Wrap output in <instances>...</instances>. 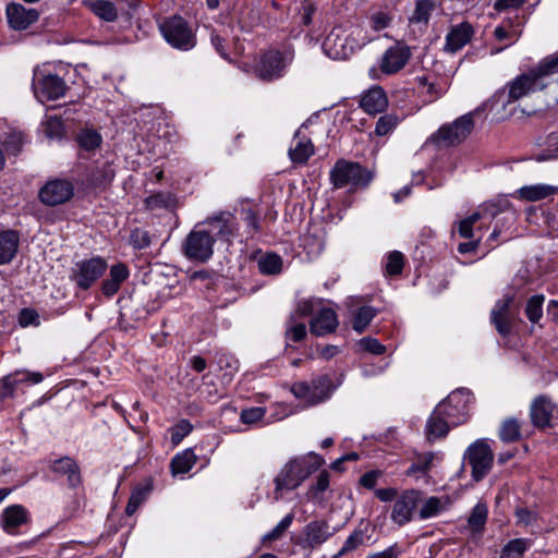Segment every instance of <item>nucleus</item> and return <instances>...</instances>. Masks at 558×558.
Segmentation results:
<instances>
[{
  "label": "nucleus",
  "instance_id": "obj_1",
  "mask_svg": "<svg viewBox=\"0 0 558 558\" xmlns=\"http://www.w3.org/2000/svg\"><path fill=\"white\" fill-rule=\"evenodd\" d=\"M238 234L235 217L228 211L219 213L194 226L182 244V251L190 260L205 263L211 258L216 241L229 245Z\"/></svg>",
  "mask_w": 558,
  "mask_h": 558
},
{
  "label": "nucleus",
  "instance_id": "obj_2",
  "mask_svg": "<svg viewBox=\"0 0 558 558\" xmlns=\"http://www.w3.org/2000/svg\"><path fill=\"white\" fill-rule=\"evenodd\" d=\"M556 64L557 63L551 64L548 58L544 59L537 68L510 81L506 88L497 95L498 99H501L507 93V101L504 102L505 106L532 93L542 90L550 83L555 82L553 68H555Z\"/></svg>",
  "mask_w": 558,
  "mask_h": 558
},
{
  "label": "nucleus",
  "instance_id": "obj_3",
  "mask_svg": "<svg viewBox=\"0 0 558 558\" xmlns=\"http://www.w3.org/2000/svg\"><path fill=\"white\" fill-rule=\"evenodd\" d=\"M323 463L324 459L316 453H310L287 462L275 478V498L278 500L283 490H292L299 487Z\"/></svg>",
  "mask_w": 558,
  "mask_h": 558
},
{
  "label": "nucleus",
  "instance_id": "obj_4",
  "mask_svg": "<svg viewBox=\"0 0 558 558\" xmlns=\"http://www.w3.org/2000/svg\"><path fill=\"white\" fill-rule=\"evenodd\" d=\"M369 39L359 26L335 27L323 43L325 54L332 60H345Z\"/></svg>",
  "mask_w": 558,
  "mask_h": 558
},
{
  "label": "nucleus",
  "instance_id": "obj_5",
  "mask_svg": "<svg viewBox=\"0 0 558 558\" xmlns=\"http://www.w3.org/2000/svg\"><path fill=\"white\" fill-rule=\"evenodd\" d=\"M330 180L336 189L365 187L373 180V173L359 163L341 159L332 168Z\"/></svg>",
  "mask_w": 558,
  "mask_h": 558
},
{
  "label": "nucleus",
  "instance_id": "obj_6",
  "mask_svg": "<svg viewBox=\"0 0 558 558\" xmlns=\"http://www.w3.org/2000/svg\"><path fill=\"white\" fill-rule=\"evenodd\" d=\"M294 53L289 49L282 51L269 50L260 56L254 71L262 80H276L283 75L287 68L292 63Z\"/></svg>",
  "mask_w": 558,
  "mask_h": 558
},
{
  "label": "nucleus",
  "instance_id": "obj_7",
  "mask_svg": "<svg viewBox=\"0 0 558 558\" xmlns=\"http://www.w3.org/2000/svg\"><path fill=\"white\" fill-rule=\"evenodd\" d=\"M160 32L169 45L179 50H190L195 44L191 27L181 16H172L160 25Z\"/></svg>",
  "mask_w": 558,
  "mask_h": 558
},
{
  "label": "nucleus",
  "instance_id": "obj_8",
  "mask_svg": "<svg viewBox=\"0 0 558 558\" xmlns=\"http://www.w3.org/2000/svg\"><path fill=\"white\" fill-rule=\"evenodd\" d=\"M472 113L463 114L450 124L442 125L430 141L438 146H453L464 141L473 130Z\"/></svg>",
  "mask_w": 558,
  "mask_h": 558
},
{
  "label": "nucleus",
  "instance_id": "obj_9",
  "mask_svg": "<svg viewBox=\"0 0 558 558\" xmlns=\"http://www.w3.org/2000/svg\"><path fill=\"white\" fill-rule=\"evenodd\" d=\"M463 459L465 463L471 465L473 480L478 482L489 472L494 454L484 439H477L468 447Z\"/></svg>",
  "mask_w": 558,
  "mask_h": 558
},
{
  "label": "nucleus",
  "instance_id": "obj_10",
  "mask_svg": "<svg viewBox=\"0 0 558 558\" xmlns=\"http://www.w3.org/2000/svg\"><path fill=\"white\" fill-rule=\"evenodd\" d=\"M106 269L107 263L101 257L83 259L74 264L70 278L78 288L87 290L104 275Z\"/></svg>",
  "mask_w": 558,
  "mask_h": 558
},
{
  "label": "nucleus",
  "instance_id": "obj_11",
  "mask_svg": "<svg viewBox=\"0 0 558 558\" xmlns=\"http://www.w3.org/2000/svg\"><path fill=\"white\" fill-rule=\"evenodd\" d=\"M33 88L36 98L40 102L54 100L65 94L64 81L54 74H46L43 70L36 69L33 77Z\"/></svg>",
  "mask_w": 558,
  "mask_h": 558
},
{
  "label": "nucleus",
  "instance_id": "obj_12",
  "mask_svg": "<svg viewBox=\"0 0 558 558\" xmlns=\"http://www.w3.org/2000/svg\"><path fill=\"white\" fill-rule=\"evenodd\" d=\"M472 395L468 389L460 388L452 391L445 400L437 405H444L442 413L449 418L452 425H460L469 417V410Z\"/></svg>",
  "mask_w": 558,
  "mask_h": 558
},
{
  "label": "nucleus",
  "instance_id": "obj_13",
  "mask_svg": "<svg viewBox=\"0 0 558 558\" xmlns=\"http://www.w3.org/2000/svg\"><path fill=\"white\" fill-rule=\"evenodd\" d=\"M74 185L64 179L48 181L39 191L40 201L49 206L63 204L72 198Z\"/></svg>",
  "mask_w": 558,
  "mask_h": 558
},
{
  "label": "nucleus",
  "instance_id": "obj_14",
  "mask_svg": "<svg viewBox=\"0 0 558 558\" xmlns=\"http://www.w3.org/2000/svg\"><path fill=\"white\" fill-rule=\"evenodd\" d=\"M420 500V492L410 489L401 493L395 500L390 518L398 525H404L412 520Z\"/></svg>",
  "mask_w": 558,
  "mask_h": 558
},
{
  "label": "nucleus",
  "instance_id": "obj_15",
  "mask_svg": "<svg viewBox=\"0 0 558 558\" xmlns=\"http://www.w3.org/2000/svg\"><path fill=\"white\" fill-rule=\"evenodd\" d=\"M410 56L407 46L397 44L385 51L379 62V69L384 74H395L407 64Z\"/></svg>",
  "mask_w": 558,
  "mask_h": 558
},
{
  "label": "nucleus",
  "instance_id": "obj_16",
  "mask_svg": "<svg viewBox=\"0 0 558 558\" xmlns=\"http://www.w3.org/2000/svg\"><path fill=\"white\" fill-rule=\"evenodd\" d=\"M7 17L11 28L24 31L38 21L39 12L36 9H27L13 2L7 7Z\"/></svg>",
  "mask_w": 558,
  "mask_h": 558
},
{
  "label": "nucleus",
  "instance_id": "obj_17",
  "mask_svg": "<svg viewBox=\"0 0 558 558\" xmlns=\"http://www.w3.org/2000/svg\"><path fill=\"white\" fill-rule=\"evenodd\" d=\"M29 520L28 510L22 505H11L3 509L0 525L8 534L15 535L21 526Z\"/></svg>",
  "mask_w": 558,
  "mask_h": 558
},
{
  "label": "nucleus",
  "instance_id": "obj_18",
  "mask_svg": "<svg viewBox=\"0 0 558 558\" xmlns=\"http://www.w3.org/2000/svg\"><path fill=\"white\" fill-rule=\"evenodd\" d=\"M557 414V407L545 396L537 397L531 405V420L535 426H549Z\"/></svg>",
  "mask_w": 558,
  "mask_h": 558
},
{
  "label": "nucleus",
  "instance_id": "obj_19",
  "mask_svg": "<svg viewBox=\"0 0 558 558\" xmlns=\"http://www.w3.org/2000/svg\"><path fill=\"white\" fill-rule=\"evenodd\" d=\"M442 411L444 405H436L427 421L425 433L428 441L445 437L450 428L456 426L449 422Z\"/></svg>",
  "mask_w": 558,
  "mask_h": 558
},
{
  "label": "nucleus",
  "instance_id": "obj_20",
  "mask_svg": "<svg viewBox=\"0 0 558 558\" xmlns=\"http://www.w3.org/2000/svg\"><path fill=\"white\" fill-rule=\"evenodd\" d=\"M333 532L328 522L324 520H315L304 527V543L307 547L317 548L327 542Z\"/></svg>",
  "mask_w": 558,
  "mask_h": 558
},
{
  "label": "nucleus",
  "instance_id": "obj_21",
  "mask_svg": "<svg viewBox=\"0 0 558 558\" xmlns=\"http://www.w3.org/2000/svg\"><path fill=\"white\" fill-rule=\"evenodd\" d=\"M53 473L65 476L68 485L71 488H76L82 483L81 470L76 461L70 457H62L51 463Z\"/></svg>",
  "mask_w": 558,
  "mask_h": 558
},
{
  "label": "nucleus",
  "instance_id": "obj_22",
  "mask_svg": "<svg viewBox=\"0 0 558 558\" xmlns=\"http://www.w3.org/2000/svg\"><path fill=\"white\" fill-rule=\"evenodd\" d=\"M512 302L511 296H504L502 299L498 300L492 310L490 313V319L492 323L495 325L497 331L501 336H507L510 332L511 329V323H510V304Z\"/></svg>",
  "mask_w": 558,
  "mask_h": 558
},
{
  "label": "nucleus",
  "instance_id": "obj_23",
  "mask_svg": "<svg viewBox=\"0 0 558 558\" xmlns=\"http://www.w3.org/2000/svg\"><path fill=\"white\" fill-rule=\"evenodd\" d=\"M473 33V27L468 22L452 26L446 36V51L456 52L462 49L471 40Z\"/></svg>",
  "mask_w": 558,
  "mask_h": 558
},
{
  "label": "nucleus",
  "instance_id": "obj_24",
  "mask_svg": "<svg viewBox=\"0 0 558 558\" xmlns=\"http://www.w3.org/2000/svg\"><path fill=\"white\" fill-rule=\"evenodd\" d=\"M314 154V145L312 141L302 134V128L299 129L292 138L289 156L293 162L305 163Z\"/></svg>",
  "mask_w": 558,
  "mask_h": 558
},
{
  "label": "nucleus",
  "instance_id": "obj_25",
  "mask_svg": "<svg viewBox=\"0 0 558 558\" xmlns=\"http://www.w3.org/2000/svg\"><path fill=\"white\" fill-rule=\"evenodd\" d=\"M558 193V186L549 184L524 185L513 196L526 202H538Z\"/></svg>",
  "mask_w": 558,
  "mask_h": 558
},
{
  "label": "nucleus",
  "instance_id": "obj_26",
  "mask_svg": "<svg viewBox=\"0 0 558 558\" xmlns=\"http://www.w3.org/2000/svg\"><path fill=\"white\" fill-rule=\"evenodd\" d=\"M338 318L333 310L322 308L311 322V331L316 336H325L336 330Z\"/></svg>",
  "mask_w": 558,
  "mask_h": 558
},
{
  "label": "nucleus",
  "instance_id": "obj_27",
  "mask_svg": "<svg viewBox=\"0 0 558 558\" xmlns=\"http://www.w3.org/2000/svg\"><path fill=\"white\" fill-rule=\"evenodd\" d=\"M363 110L369 114L383 112L388 106V99L385 90L379 87H373L367 90L360 102Z\"/></svg>",
  "mask_w": 558,
  "mask_h": 558
},
{
  "label": "nucleus",
  "instance_id": "obj_28",
  "mask_svg": "<svg viewBox=\"0 0 558 558\" xmlns=\"http://www.w3.org/2000/svg\"><path fill=\"white\" fill-rule=\"evenodd\" d=\"M129 269L124 264L118 263L112 265L108 278L102 283V293L108 298L114 295L121 284L129 278Z\"/></svg>",
  "mask_w": 558,
  "mask_h": 558
},
{
  "label": "nucleus",
  "instance_id": "obj_29",
  "mask_svg": "<svg viewBox=\"0 0 558 558\" xmlns=\"http://www.w3.org/2000/svg\"><path fill=\"white\" fill-rule=\"evenodd\" d=\"M20 245V235L14 230L0 232V265L12 262Z\"/></svg>",
  "mask_w": 558,
  "mask_h": 558
},
{
  "label": "nucleus",
  "instance_id": "obj_30",
  "mask_svg": "<svg viewBox=\"0 0 558 558\" xmlns=\"http://www.w3.org/2000/svg\"><path fill=\"white\" fill-rule=\"evenodd\" d=\"M154 489V482L150 477H147L140 482L132 490L129 498L125 512L128 515H132L137 508L147 499Z\"/></svg>",
  "mask_w": 558,
  "mask_h": 558
},
{
  "label": "nucleus",
  "instance_id": "obj_31",
  "mask_svg": "<svg viewBox=\"0 0 558 558\" xmlns=\"http://www.w3.org/2000/svg\"><path fill=\"white\" fill-rule=\"evenodd\" d=\"M292 393L301 400L306 405H316L320 402L328 400V393L322 392L323 395H318V392L313 390L312 384H307L305 381L295 383L291 387Z\"/></svg>",
  "mask_w": 558,
  "mask_h": 558
},
{
  "label": "nucleus",
  "instance_id": "obj_32",
  "mask_svg": "<svg viewBox=\"0 0 558 558\" xmlns=\"http://www.w3.org/2000/svg\"><path fill=\"white\" fill-rule=\"evenodd\" d=\"M86 7L99 19L106 22H113L118 17L116 5L106 0H95L86 2Z\"/></svg>",
  "mask_w": 558,
  "mask_h": 558
},
{
  "label": "nucleus",
  "instance_id": "obj_33",
  "mask_svg": "<svg viewBox=\"0 0 558 558\" xmlns=\"http://www.w3.org/2000/svg\"><path fill=\"white\" fill-rule=\"evenodd\" d=\"M330 475L327 471H322L316 477L315 483H313L306 493V497L308 500L317 502L322 505L324 502L323 494L328 489L330 480Z\"/></svg>",
  "mask_w": 558,
  "mask_h": 558
},
{
  "label": "nucleus",
  "instance_id": "obj_34",
  "mask_svg": "<svg viewBox=\"0 0 558 558\" xmlns=\"http://www.w3.org/2000/svg\"><path fill=\"white\" fill-rule=\"evenodd\" d=\"M196 456L192 450H184L174 456L171 461V472L173 475L187 473L195 464Z\"/></svg>",
  "mask_w": 558,
  "mask_h": 558
},
{
  "label": "nucleus",
  "instance_id": "obj_35",
  "mask_svg": "<svg viewBox=\"0 0 558 558\" xmlns=\"http://www.w3.org/2000/svg\"><path fill=\"white\" fill-rule=\"evenodd\" d=\"M417 83L421 88V93L426 97L427 101H434L438 99L442 94L446 93V84H437L428 80L427 76H417Z\"/></svg>",
  "mask_w": 558,
  "mask_h": 558
},
{
  "label": "nucleus",
  "instance_id": "obj_36",
  "mask_svg": "<svg viewBox=\"0 0 558 558\" xmlns=\"http://www.w3.org/2000/svg\"><path fill=\"white\" fill-rule=\"evenodd\" d=\"M14 388L17 390L20 385H37L44 380V376L39 372H31L27 369H17L7 375Z\"/></svg>",
  "mask_w": 558,
  "mask_h": 558
},
{
  "label": "nucleus",
  "instance_id": "obj_37",
  "mask_svg": "<svg viewBox=\"0 0 558 558\" xmlns=\"http://www.w3.org/2000/svg\"><path fill=\"white\" fill-rule=\"evenodd\" d=\"M76 141L81 148L94 150L100 146L102 138L96 130L86 128L77 133Z\"/></svg>",
  "mask_w": 558,
  "mask_h": 558
},
{
  "label": "nucleus",
  "instance_id": "obj_38",
  "mask_svg": "<svg viewBox=\"0 0 558 558\" xmlns=\"http://www.w3.org/2000/svg\"><path fill=\"white\" fill-rule=\"evenodd\" d=\"M257 264L259 271L264 275H278L282 270V259L274 253L260 256Z\"/></svg>",
  "mask_w": 558,
  "mask_h": 558
},
{
  "label": "nucleus",
  "instance_id": "obj_39",
  "mask_svg": "<svg viewBox=\"0 0 558 558\" xmlns=\"http://www.w3.org/2000/svg\"><path fill=\"white\" fill-rule=\"evenodd\" d=\"M487 515H488L487 506L484 504H477L473 508V510L468 519V524H469L470 529L473 532H480L481 530H483V527L486 523V520H487Z\"/></svg>",
  "mask_w": 558,
  "mask_h": 558
},
{
  "label": "nucleus",
  "instance_id": "obj_40",
  "mask_svg": "<svg viewBox=\"0 0 558 558\" xmlns=\"http://www.w3.org/2000/svg\"><path fill=\"white\" fill-rule=\"evenodd\" d=\"M530 547L529 541L515 538L510 541L501 550L499 558H520Z\"/></svg>",
  "mask_w": 558,
  "mask_h": 558
},
{
  "label": "nucleus",
  "instance_id": "obj_41",
  "mask_svg": "<svg viewBox=\"0 0 558 558\" xmlns=\"http://www.w3.org/2000/svg\"><path fill=\"white\" fill-rule=\"evenodd\" d=\"M544 300L542 294L533 295L527 300L525 314L531 323L536 324L542 318Z\"/></svg>",
  "mask_w": 558,
  "mask_h": 558
},
{
  "label": "nucleus",
  "instance_id": "obj_42",
  "mask_svg": "<svg viewBox=\"0 0 558 558\" xmlns=\"http://www.w3.org/2000/svg\"><path fill=\"white\" fill-rule=\"evenodd\" d=\"M376 314H377L376 308H374L372 306L360 307L354 317V323H353L354 330L360 333L363 332L365 330V328L368 326V324L372 322V319L376 316Z\"/></svg>",
  "mask_w": 558,
  "mask_h": 558
},
{
  "label": "nucleus",
  "instance_id": "obj_43",
  "mask_svg": "<svg viewBox=\"0 0 558 558\" xmlns=\"http://www.w3.org/2000/svg\"><path fill=\"white\" fill-rule=\"evenodd\" d=\"M364 533L361 530H355L350 536L345 539L342 547L332 558H340L341 556L348 555L355 549H357L364 543Z\"/></svg>",
  "mask_w": 558,
  "mask_h": 558
},
{
  "label": "nucleus",
  "instance_id": "obj_44",
  "mask_svg": "<svg viewBox=\"0 0 558 558\" xmlns=\"http://www.w3.org/2000/svg\"><path fill=\"white\" fill-rule=\"evenodd\" d=\"M499 437L505 442H512L519 439L520 425L518 421L514 418L506 420L499 429Z\"/></svg>",
  "mask_w": 558,
  "mask_h": 558
},
{
  "label": "nucleus",
  "instance_id": "obj_45",
  "mask_svg": "<svg viewBox=\"0 0 558 558\" xmlns=\"http://www.w3.org/2000/svg\"><path fill=\"white\" fill-rule=\"evenodd\" d=\"M445 509V502L438 497H429L423 504L420 510L422 519H428L438 515Z\"/></svg>",
  "mask_w": 558,
  "mask_h": 558
},
{
  "label": "nucleus",
  "instance_id": "obj_46",
  "mask_svg": "<svg viewBox=\"0 0 558 558\" xmlns=\"http://www.w3.org/2000/svg\"><path fill=\"white\" fill-rule=\"evenodd\" d=\"M434 10L433 0H417L415 10L411 16V22L414 23H426L429 19L432 11Z\"/></svg>",
  "mask_w": 558,
  "mask_h": 558
},
{
  "label": "nucleus",
  "instance_id": "obj_47",
  "mask_svg": "<svg viewBox=\"0 0 558 558\" xmlns=\"http://www.w3.org/2000/svg\"><path fill=\"white\" fill-rule=\"evenodd\" d=\"M434 460V453L420 454L414 463L408 469V475L425 474L429 471Z\"/></svg>",
  "mask_w": 558,
  "mask_h": 558
},
{
  "label": "nucleus",
  "instance_id": "obj_48",
  "mask_svg": "<svg viewBox=\"0 0 558 558\" xmlns=\"http://www.w3.org/2000/svg\"><path fill=\"white\" fill-rule=\"evenodd\" d=\"M193 429L192 424L187 420L179 421L174 426L169 428V434L173 445H179Z\"/></svg>",
  "mask_w": 558,
  "mask_h": 558
},
{
  "label": "nucleus",
  "instance_id": "obj_49",
  "mask_svg": "<svg viewBox=\"0 0 558 558\" xmlns=\"http://www.w3.org/2000/svg\"><path fill=\"white\" fill-rule=\"evenodd\" d=\"M398 118L393 114L381 116L376 123L375 133L378 136H385L398 125Z\"/></svg>",
  "mask_w": 558,
  "mask_h": 558
},
{
  "label": "nucleus",
  "instance_id": "obj_50",
  "mask_svg": "<svg viewBox=\"0 0 558 558\" xmlns=\"http://www.w3.org/2000/svg\"><path fill=\"white\" fill-rule=\"evenodd\" d=\"M294 519L293 513H288L281 519V521L267 534L264 535V541H275L282 536V534L289 529Z\"/></svg>",
  "mask_w": 558,
  "mask_h": 558
},
{
  "label": "nucleus",
  "instance_id": "obj_51",
  "mask_svg": "<svg viewBox=\"0 0 558 558\" xmlns=\"http://www.w3.org/2000/svg\"><path fill=\"white\" fill-rule=\"evenodd\" d=\"M403 255L398 251H393L387 256L386 272L390 276L399 275L403 269Z\"/></svg>",
  "mask_w": 558,
  "mask_h": 558
},
{
  "label": "nucleus",
  "instance_id": "obj_52",
  "mask_svg": "<svg viewBox=\"0 0 558 558\" xmlns=\"http://www.w3.org/2000/svg\"><path fill=\"white\" fill-rule=\"evenodd\" d=\"M287 337L292 341H301L306 336V326L304 323H295L294 316H291L287 326Z\"/></svg>",
  "mask_w": 558,
  "mask_h": 558
},
{
  "label": "nucleus",
  "instance_id": "obj_53",
  "mask_svg": "<svg viewBox=\"0 0 558 558\" xmlns=\"http://www.w3.org/2000/svg\"><path fill=\"white\" fill-rule=\"evenodd\" d=\"M481 215L478 213H474L471 216L462 219L459 222L458 232L460 236L470 239L473 236V226L478 221Z\"/></svg>",
  "mask_w": 558,
  "mask_h": 558
},
{
  "label": "nucleus",
  "instance_id": "obj_54",
  "mask_svg": "<svg viewBox=\"0 0 558 558\" xmlns=\"http://www.w3.org/2000/svg\"><path fill=\"white\" fill-rule=\"evenodd\" d=\"M313 390L318 392V395H323L322 392L328 393V399L331 397L332 392L336 389V386L332 385V381L329 376L324 375L315 378L312 381Z\"/></svg>",
  "mask_w": 558,
  "mask_h": 558
},
{
  "label": "nucleus",
  "instance_id": "obj_55",
  "mask_svg": "<svg viewBox=\"0 0 558 558\" xmlns=\"http://www.w3.org/2000/svg\"><path fill=\"white\" fill-rule=\"evenodd\" d=\"M3 144L9 153L17 154L24 144V135L22 132H12L7 136Z\"/></svg>",
  "mask_w": 558,
  "mask_h": 558
},
{
  "label": "nucleus",
  "instance_id": "obj_56",
  "mask_svg": "<svg viewBox=\"0 0 558 558\" xmlns=\"http://www.w3.org/2000/svg\"><path fill=\"white\" fill-rule=\"evenodd\" d=\"M63 133V124L62 121L57 117H51L47 119L45 123V134L49 138H58Z\"/></svg>",
  "mask_w": 558,
  "mask_h": 558
},
{
  "label": "nucleus",
  "instance_id": "obj_57",
  "mask_svg": "<svg viewBox=\"0 0 558 558\" xmlns=\"http://www.w3.org/2000/svg\"><path fill=\"white\" fill-rule=\"evenodd\" d=\"M360 347L372 354L381 355L386 352V347L381 344L377 339L372 337H365L360 340Z\"/></svg>",
  "mask_w": 558,
  "mask_h": 558
},
{
  "label": "nucleus",
  "instance_id": "obj_58",
  "mask_svg": "<svg viewBox=\"0 0 558 558\" xmlns=\"http://www.w3.org/2000/svg\"><path fill=\"white\" fill-rule=\"evenodd\" d=\"M265 415V409L262 407H254L245 409L241 412V421L244 424H255L259 422Z\"/></svg>",
  "mask_w": 558,
  "mask_h": 558
},
{
  "label": "nucleus",
  "instance_id": "obj_59",
  "mask_svg": "<svg viewBox=\"0 0 558 558\" xmlns=\"http://www.w3.org/2000/svg\"><path fill=\"white\" fill-rule=\"evenodd\" d=\"M558 159V135H549L547 140V149L537 157L538 161Z\"/></svg>",
  "mask_w": 558,
  "mask_h": 558
},
{
  "label": "nucleus",
  "instance_id": "obj_60",
  "mask_svg": "<svg viewBox=\"0 0 558 558\" xmlns=\"http://www.w3.org/2000/svg\"><path fill=\"white\" fill-rule=\"evenodd\" d=\"M16 389L14 388L11 379L4 376L0 379V410L3 408V403L7 399L15 396Z\"/></svg>",
  "mask_w": 558,
  "mask_h": 558
},
{
  "label": "nucleus",
  "instance_id": "obj_61",
  "mask_svg": "<svg viewBox=\"0 0 558 558\" xmlns=\"http://www.w3.org/2000/svg\"><path fill=\"white\" fill-rule=\"evenodd\" d=\"M19 323L22 327L39 325V315L32 308H23L19 315Z\"/></svg>",
  "mask_w": 558,
  "mask_h": 558
},
{
  "label": "nucleus",
  "instance_id": "obj_62",
  "mask_svg": "<svg viewBox=\"0 0 558 558\" xmlns=\"http://www.w3.org/2000/svg\"><path fill=\"white\" fill-rule=\"evenodd\" d=\"M381 476L383 472L379 470L368 471L361 476L360 484L367 489H373Z\"/></svg>",
  "mask_w": 558,
  "mask_h": 558
},
{
  "label": "nucleus",
  "instance_id": "obj_63",
  "mask_svg": "<svg viewBox=\"0 0 558 558\" xmlns=\"http://www.w3.org/2000/svg\"><path fill=\"white\" fill-rule=\"evenodd\" d=\"M131 243L135 248H145L149 246L150 239L147 232L137 229L131 234Z\"/></svg>",
  "mask_w": 558,
  "mask_h": 558
},
{
  "label": "nucleus",
  "instance_id": "obj_64",
  "mask_svg": "<svg viewBox=\"0 0 558 558\" xmlns=\"http://www.w3.org/2000/svg\"><path fill=\"white\" fill-rule=\"evenodd\" d=\"M148 209L162 208L168 205V196L163 193L153 194L145 199Z\"/></svg>",
  "mask_w": 558,
  "mask_h": 558
}]
</instances>
